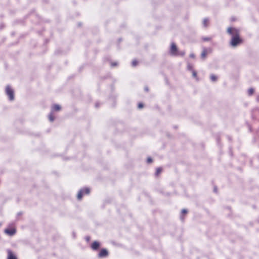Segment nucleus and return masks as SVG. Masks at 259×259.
<instances>
[{"instance_id": "nucleus-1", "label": "nucleus", "mask_w": 259, "mask_h": 259, "mask_svg": "<svg viewBox=\"0 0 259 259\" xmlns=\"http://www.w3.org/2000/svg\"><path fill=\"white\" fill-rule=\"evenodd\" d=\"M6 92L7 95L9 96V99L11 101L14 99V91L11 88L9 85H7L6 88Z\"/></svg>"}, {"instance_id": "nucleus-2", "label": "nucleus", "mask_w": 259, "mask_h": 259, "mask_svg": "<svg viewBox=\"0 0 259 259\" xmlns=\"http://www.w3.org/2000/svg\"><path fill=\"white\" fill-rule=\"evenodd\" d=\"M169 54L172 56H183L185 53L183 51H179V50H170Z\"/></svg>"}, {"instance_id": "nucleus-3", "label": "nucleus", "mask_w": 259, "mask_h": 259, "mask_svg": "<svg viewBox=\"0 0 259 259\" xmlns=\"http://www.w3.org/2000/svg\"><path fill=\"white\" fill-rule=\"evenodd\" d=\"M241 41V39L239 38V36L236 35L233 36L232 38L231 44L232 47H236L238 44L240 43Z\"/></svg>"}, {"instance_id": "nucleus-4", "label": "nucleus", "mask_w": 259, "mask_h": 259, "mask_svg": "<svg viewBox=\"0 0 259 259\" xmlns=\"http://www.w3.org/2000/svg\"><path fill=\"white\" fill-rule=\"evenodd\" d=\"M90 192L89 188H85L84 189L81 190L77 194V198L81 199L83 194H88Z\"/></svg>"}, {"instance_id": "nucleus-5", "label": "nucleus", "mask_w": 259, "mask_h": 259, "mask_svg": "<svg viewBox=\"0 0 259 259\" xmlns=\"http://www.w3.org/2000/svg\"><path fill=\"white\" fill-rule=\"evenodd\" d=\"M16 229L14 228L11 229H7L5 230V232L10 236H12L14 235L16 233Z\"/></svg>"}, {"instance_id": "nucleus-6", "label": "nucleus", "mask_w": 259, "mask_h": 259, "mask_svg": "<svg viewBox=\"0 0 259 259\" xmlns=\"http://www.w3.org/2000/svg\"><path fill=\"white\" fill-rule=\"evenodd\" d=\"M107 254L108 252L106 249H102L99 253V256L102 257L107 256Z\"/></svg>"}, {"instance_id": "nucleus-7", "label": "nucleus", "mask_w": 259, "mask_h": 259, "mask_svg": "<svg viewBox=\"0 0 259 259\" xmlns=\"http://www.w3.org/2000/svg\"><path fill=\"white\" fill-rule=\"evenodd\" d=\"M209 53V50H203L201 54V58L202 59H204L206 55Z\"/></svg>"}, {"instance_id": "nucleus-8", "label": "nucleus", "mask_w": 259, "mask_h": 259, "mask_svg": "<svg viewBox=\"0 0 259 259\" xmlns=\"http://www.w3.org/2000/svg\"><path fill=\"white\" fill-rule=\"evenodd\" d=\"M8 259H17L16 256L10 250H8Z\"/></svg>"}, {"instance_id": "nucleus-9", "label": "nucleus", "mask_w": 259, "mask_h": 259, "mask_svg": "<svg viewBox=\"0 0 259 259\" xmlns=\"http://www.w3.org/2000/svg\"><path fill=\"white\" fill-rule=\"evenodd\" d=\"M227 31L231 34H236L237 33V30L235 29L232 28H228Z\"/></svg>"}, {"instance_id": "nucleus-10", "label": "nucleus", "mask_w": 259, "mask_h": 259, "mask_svg": "<svg viewBox=\"0 0 259 259\" xmlns=\"http://www.w3.org/2000/svg\"><path fill=\"white\" fill-rule=\"evenodd\" d=\"M99 243L97 241L94 242L92 245V248L93 249H97L99 247Z\"/></svg>"}, {"instance_id": "nucleus-11", "label": "nucleus", "mask_w": 259, "mask_h": 259, "mask_svg": "<svg viewBox=\"0 0 259 259\" xmlns=\"http://www.w3.org/2000/svg\"><path fill=\"white\" fill-rule=\"evenodd\" d=\"M61 109V107L59 105H54L52 107V111H59Z\"/></svg>"}, {"instance_id": "nucleus-12", "label": "nucleus", "mask_w": 259, "mask_h": 259, "mask_svg": "<svg viewBox=\"0 0 259 259\" xmlns=\"http://www.w3.org/2000/svg\"><path fill=\"white\" fill-rule=\"evenodd\" d=\"M210 79L212 81H215L217 80V77L215 75L212 74L210 75Z\"/></svg>"}, {"instance_id": "nucleus-13", "label": "nucleus", "mask_w": 259, "mask_h": 259, "mask_svg": "<svg viewBox=\"0 0 259 259\" xmlns=\"http://www.w3.org/2000/svg\"><path fill=\"white\" fill-rule=\"evenodd\" d=\"M162 171V169L160 167H158L156 169L155 175L158 176Z\"/></svg>"}, {"instance_id": "nucleus-14", "label": "nucleus", "mask_w": 259, "mask_h": 259, "mask_svg": "<svg viewBox=\"0 0 259 259\" xmlns=\"http://www.w3.org/2000/svg\"><path fill=\"white\" fill-rule=\"evenodd\" d=\"M49 120L51 121H53L54 120V116H53V114H52V113H51L49 115Z\"/></svg>"}, {"instance_id": "nucleus-15", "label": "nucleus", "mask_w": 259, "mask_h": 259, "mask_svg": "<svg viewBox=\"0 0 259 259\" xmlns=\"http://www.w3.org/2000/svg\"><path fill=\"white\" fill-rule=\"evenodd\" d=\"M253 93H254V90L252 88H250L248 90V94L249 95H252Z\"/></svg>"}, {"instance_id": "nucleus-16", "label": "nucleus", "mask_w": 259, "mask_h": 259, "mask_svg": "<svg viewBox=\"0 0 259 259\" xmlns=\"http://www.w3.org/2000/svg\"><path fill=\"white\" fill-rule=\"evenodd\" d=\"M192 75L194 77L197 78V73L195 70H192Z\"/></svg>"}, {"instance_id": "nucleus-17", "label": "nucleus", "mask_w": 259, "mask_h": 259, "mask_svg": "<svg viewBox=\"0 0 259 259\" xmlns=\"http://www.w3.org/2000/svg\"><path fill=\"white\" fill-rule=\"evenodd\" d=\"M207 22H208V20L206 19H204L203 20V25L204 26H207Z\"/></svg>"}, {"instance_id": "nucleus-18", "label": "nucleus", "mask_w": 259, "mask_h": 259, "mask_svg": "<svg viewBox=\"0 0 259 259\" xmlns=\"http://www.w3.org/2000/svg\"><path fill=\"white\" fill-rule=\"evenodd\" d=\"M138 64V62L136 60H133L132 62L133 66H136Z\"/></svg>"}, {"instance_id": "nucleus-19", "label": "nucleus", "mask_w": 259, "mask_h": 259, "mask_svg": "<svg viewBox=\"0 0 259 259\" xmlns=\"http://www.w3.org/2000/svg\"><path fill=\"white\" fill-rule=\"evenodd\" d=\"M171 49H176V45L174 43L171 44Z\"/></svg>"}, {"instance_id": "nucleus-20", "label": "nucleus", "mask_w": 259, "mask_h": 259, "mask_svg": "<svg viewBox=\"0 0 259 259\" xmlns=\"http://www.w3.org/2000/svg\"><path fill=\"white\" fill-rule=\"evenodd\" d=\"M188 68L189 70H191L192 71V70H193L192 69V66L191 65H188Z\"/></svg>"}, {"instance_id": "nucleus-21", "label": "nucleus", "mask_w": 259, "mask_h": 259, "mask_svg": "<svg viewBox=\"0 0 259 259\" xmlns=\"http://www.w3.org/2000/svg\"><path fill=\"white\" fill-rule=\"evenodd\" d=\"M143 107V105L142 103H139L138 104V107L139 108H142Z\"/></svg>"}, {"instance_id": "nucleus-22", "label": "nucleus", "mask_w": 259, "mask_h": 259, "mask_svg": "<svg viewBox=\"0 0 259 259\" xmlns=\"http://www.w3.org/2000/svg\"><path fill=\"white\" fill-rule=\"evenodd\" d=\"M182 213L186 214L187 212V210L184 209L182 211Z\"/></svg>"}, {"instance_id": "nucleus-23", "label": "nucleus", "mask_w": 259, "mask_h": 259, "mask_svg": "<svg viewBox=\"0 0 259 259\" xmlns=\"http://www.w3.org/2000/svg\"><path fill=\"white\" fill-rule=\"evenodd\" d=\"M151 161H152V159H151V158H148L147 159V162H149H149H151Z\"/></svg>"}, {"instance_id": "nucleus-24", "label": "nucleus", "mask_w": 259, "mask_h": 259, "mask_svg": "<svg viewBox=\"0 0 259 259\" xmlns=\"http://www.w3.org/2000/svg\"><path fill=\"white\" fill-rule=\"evenodd\" d=\"M116 65H117V64H116V63H112V64H111V65H112V66H116Z\"/></svg>"}, {"instance_id": "nucleus-25", "label": "nucleus", "mask_w": 259, "mask_h": 259, "mask_svg": "<svg viewBox=\"0 0 259 259\" xmlns=\"http://www.w3.org/2000/svg\"><path fill=\"white\" fill-rule=\"evenodd\" d=\"M190 57H192V58H194V55L193 54H191L190 55Z\"/></svg>"}, {"instance_id": "nucleus-26", "label": "nucleus", "mask_w": 259, "mask_h": 259, "mask_svg": "<svg viewBox=\"0 0 259 259\" xmlns=\"http://www.w3.org/2000/svg\"><path fill=\"white\" fill-rule=\"evenodd\" d=\"M145 90L146 91H148V88H145Z\"/></svg>"}, {"instance_id": "nucleus-27", "label": "nucleus", "mask_w": 259, "mask_h": 259, "mask_svg": "<svg viewBox=\"0 0 259 259\" xmlns=\"http://www.w3.org/2000/svg\"><path fill=\"white\" fill-rule=\"evenodd\" d=\"M214 191L215 192H217V189H216V188H214Z\"/></svg>"}, {"instance_id": "nucleus-28", "label": "nucleus", "mask_w": 259, "mask_h": 259, "mask_svg": "<svg viewBox=\"0 0 259 259\" xmlns=\"http://www.w3.org/2000/svg\"><path fill=\"white\" fill-rule=\"evenodd\" d=\"M18 214L19 215H20L21 213H19Z\"/></svg>"}, {"instance_id": "nucleus-29", "label": "nucleus", "mask_w": 259, "mask_h": 259, "mask_svg": "<svg viewBox=\"0 0 259 259\" xmlns=\"http://www.w3.org/2000/svg\"><path fill=\"white\" fill-rule=\"evenodd\" d=\"M87 240H89V238H87Z\"/></svg>"}]
</instances>
